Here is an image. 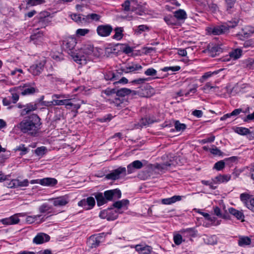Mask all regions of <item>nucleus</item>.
I'll return each mask as SVG.
<instances>
[{"mask_svg":"<svg viewBox=\"0 0 254 254\" xmlns=\"http://www.w3.org/2000/svg\"><path fill=\"white\" fill-rule=\"evenodd\" d=\"M182 199V196L174 195L171 197L162 199L161 201L164 204H171Z\"/></svg>","mask_w":254,"mask_h":254,"instance_id":"nucleus-24","label":"nucleus"},{"mask_svg":"<svg viewBox=\"0 0 254 254\" xmlns=\"http://www.w3.org/2000/svg\"><path fill=\"white\" fill-rule=\"evenodd\" d=\"M21 94L23 95H29L35 92V89L32 87L25 86L21 87Z\"/></svg>","mask_w":254,"mask_h":254,"instance_id":"nucleus-33","label":"nucleus"},{"mask_svg":"<svg viewBox=\"0 0 254 254\" xmlns=\"http://www.w3.org/2000/svg\"><path fill=\"white\" fill-rule=\"evenodd\" d=\"M175 18L178 20L185 19L187 18V14L186 12L182 9H179L176 11L174 13Z\"/></svg>","mask_w":254,"mask_h":254,"instance_id":"nucleus-30","label":"nucleus"},{"mask_svg":"<svg viewBox=\"0 0 254 254\" xmlns=\"http://www.w3.org/2000/svg\"><path fill=\"white\" fill-rule=\"evenodd\" d=\"M164 19L168 25H174L176 24V22L174 16L168 15L165 16Z\"/></svg>","mask_w":254,"mask_h":254,"instance_id":"nucleus-39","label":"nucleus"},{"mask_svg":"<svg viewBox=\"0 0 254 254\" xmlns=\"http://www.w3.org/2000/svg\"><path fill=\"white\" fill-rule=\"evenodd\" d=\"M115 34L114 35L113 37L114 39H116L118 40H120L123 37V29L122 27H117L115 29Z\"/></svg>","mask_w":254,"mask_h":254,"instance_id":"nucleus-38","label":"nucleus"},{"mask_svg":"<svg viewBox=\"0 0 254 254\" xmlns=\"http://www.w3.org/2000/svg\"><path fill=\"white\" fill-rule=\"evenodd\" d=\"M101 237L91 236L89 238L87 243L90 248H95L98 247L100 242Z\"/></svg>","mask_w":254,"mask_h":254,"instance_id":"nucleus-19","label":"nucleus"},{"mask_svg":"<svg viewBox=\"0 0 254 254\" xmlns=\"http://www.w3.org/2000/svg\"><path fill=\"white\" fill-rule=\"evenodd\" d=\"M104 196L107 201L111 200L115 196L117 198H120L121 196V192L117 189L109 190L104 192Z\"/></svg>","mask_w":254,"mask_h":254,"instance_id":"nucleus-13","label":"nucleus"},{"mask_svg":"<svg viewBox=\"0 0 254 254\" xmlns=\"http://www.w3.org/2000/svg\"><path fill=\"white\" fill-rule=\"evenodd\" d=\"M229 212L237 219L241 220L242 222L244 221V215L242 211L235 209L231 207L228 209Z\"/></svg>","mask_w":254,"mask_h":254,"instance_id":"nucleus-22","label":"nucleus"},{"mask_svg":"<svg viewBox=\"0 0 254 254\" xmlns=\"http://www.w3.org/2000/svg\"><path fill=\"white\" fill-rule=\"evenodd\" d=\"M58 183L57 180L55 178H46L40 179V184L44 186L53 187Z\"/></svg>","mask_w":254,"mask_h":254,"instance_id":"nucleus-20","label":"nucleus"},{"mask_svg":"<svg viewBox=\"0 0 254 254\" xmlns=\"http://www.w3.org/2000/svg\"><path fill=\"white\" fill-rule=\"evenodd\" d=\"M19 180L14 179L10 182L9 186L10 188H17L19 187Z\"/></svg>","mask_w":254,"mask_h":254,"instance_id":"nucleus-64","label":"nucleus"},{"mask_svg":"<svg viewBox=\"0 0 254 254\" xmlns=\"http://www.w3.org/2000/svg\"><path fill=\"white\" fill-rule=\"evenodd\" d=\"M76 43V40L72 37H68L63 42V49L67 52L74 60H78L76 59L78 58V51L74 50Z\"/></svg>","mask_w":254,"mask_h":254,"instance_id":"nucleus-3","label":"nucleus"},{"mask_svg":"<svg viewBox=\"0 0 254 254\" xmlns=\"http://www.w3.org/2000/svg\"><path fill=\"white\" fill-rule=\"evenodd\" d=\"M14 150L15 151H21V153H20L21 155H25L28 152V148L25 147L24 144H20Z\"/></svg>","mask_w":254,"mask_h":254,"instance_id":"nucleus-42","label":"nucleus"},{"mask_svg":"<svg viewBox=\"0 0 254 254\" xmlns=\"http://www.w3.org/2000/svg\"><path fill=\"white\" fill-rule=\"evenodd\" d=\"M215 86H213L211 85L210 82H207L205 84V85L202 88V90H203L205 92H208L210 89L215 88Z\"/></svg>","mask_w":254,"mask_h":254,"instance_id":"nucleus-61","label":"nucleus"},{"mask_svg":"<svg viewBox=\"0 0 254 254\" xmlns=\"http://www.w3.org/2000/svg\"><path fill=\"white\" fill-rule=\"evenodd\" d=\"M113 28L109 25H99L97 28V32L98 34L102 37H106L110 35Z\"/></svg>","mask_w":254,"mask_h":254,"instance_id":"nucleus-9","label":"nucleus"},{"mask_svg":"<svg viewBox=\"0 0 254 254\" xmlns=\"http://www.w3.org/2000/svg\"><path fill=\"white\" fill-rule=\"evenodd\" d=\"M37 108V106L36 104H27L25 106V108L22 110L21 115H24L27 114H28L29 112L31 111L36 110Z\"/></svg>","mask_w":254,"mask_h":254,"instance_id":"nucleus-25","label":"nucleus"},{"mask_svg":"<svg viewBox=\"0 0 254 254\" xmlns=\"http://www.w3.org/2000/svg\"><path fill=\"white\" fill-rule=\"evenodd\" d=\"M135 249L139 254H150L152 251V248L150 246L142 245H136Z\"/></svg>","mask_w":254,"mask_h":254,"instance_id":"nucleus-18","label":"nucleus"},{"mask_svg":"<svg viewBox=\"0 0 254 254\" xmlns=\"http://www.w3.org/2000/svg\"><path fill=\"white\" fill-rule=\"evenodd\" d=\"M50 236L45 233H40L38 234L33 239V242L36 244H41L48 242L50 240Z\"/></svg>","mask_w":254,"mask_h":254,"instance_id":"nucleus-14","label":"nucleus"},{"mask_svg":"<svg viewBox=\"0 0 254 254\" xmlns=\"http://www.w3.org/2000/svg\"><path fill=\"white\" fill-rule=\"evenodd\" d=\"M95 198L97 201V205L98 206L102 205L107 202L105 196H104L102 193H97L95 195Z\"/></svg>","mask_w":254,"mask_h":254,"instance_id":"nucleus-27","label":"nucleus"},{"mask_svg":"<svg viewBox=\"0 0 254 254\" xmlns=\"http://www.w3.org/2000/svg\"><path fill=\"white\" fill-rule=\"evenodd\" d=\"M21 90V87L19 86L15 87L9 90L11 94V99L12 100V103H16L19 99V93Z\"/></svg>","mask_w":254,"mask_h":254,"instance_id":"nucleus-21","label":"nucleus"},{"mask_svg":"<svg viewBox=\"0 0 254 254\" xmlns=\"http://www.w3.org/2000/svg\"><path fill=\"white\" fill-rule=\"evenodd\" d=\"M242 50L240 49H236L229 53L230 57L234 60H236L240 58L242 55Z\"/></svg>","mask_w":254,"mask_h":254,"instance_id":"nucleus-32","label":"nucleus"},{"mask_svg":"<svg viewBox=\"0 0 254 254\" xmlns=\"http://www.w3.org/2000/svg\"><path fill=\"white\" fill-rule=\"evenodd\" d=\"M174 241L176 245H179L182 242V237L180 234L176 235L174 236Z\"/></svg>","mask_w":254,"mask_h":254,"instance_id":"nucleus-57","label":"nucleus"},{"mask_svg":"<svg viewBox=\"0 0 254 254\" xmlns=\"http://www.w3.org/2000/svg\"><path fill=\"white\" fill-rule=\"evenodd\" d=\"M142 67L141 65L137 64L132 63L131 65L122 67L121 70L123 72L127 73L140 70L142 69Z\"/></svg>","mask_w":254,"mask_h":254,"instance_id":"nucleus-17","label":"nucleus"},{"mask_svg":"<svg viewBox=\"0 0 254 254\" xmlns=\"http://www.w3.org/2000/svg\"><path fill=\"white\" fill-rule=\"evenodd\" d=\"M209 151L212 154L214 155L220 156L222 154V153L220 151V150L218 149L216 147H215L214 148H210Z\"/></svg>","mask_w":254,"mask_h":254,"instance_id":"nucleus-62","label":"nucleus"},{"mask_svg":"<svg viewBox=\"0 0 254 254\" xmlns=\"http://www.w3.org/2000/svg\"><path fill=\"white\" fill-rule=\"evenodd\" d=\"M174 165L173 163L170 161L166 163H163L161 164H157L156 168L161 171H164L169 169V168L171 166Z\"/></svg>","mask_w":254,"mask_h":254,"instance_id":"nucleus-34","label":"nucleus"},{"mask_svg":"<svg viewBox=\"0 0 254 254\" xmlns=\"http://www.w3.org/2000/svg\"><path fill=\"white\" fill-rule=\"evenodd\" d=\"M143 167L142 162L139 160H136L129 164L127 166L128 174H131L134 172L135 169H141Z\"/></svg>","mask_w":254,"mask_h":254,"instance_id":"nucleus-16","label":"nucleus"},{"mask_svg":"<svg viewBox=\"0 0 254 254\" xmlns=\"http://www.w3.org/2000/svg\"><path fill=\"white\" fill-rule=\"evenodd\" d=\"M236 131L241 135H246L250 132V131L248 128L242 127H237Z\"/></svg>","mask_w":254,"mask_h":254,"instance_id":"nucleus-45","label":"nucleus"},{"mask_svg":"<svg viewBox=\"0 0 254 254\" xmlns=\"http://www.w3.org/2000/svg\"><path fill=\"white\" fill-rule=\"evenodd\" d=\"M95 204V201L93 197H88L86 199H83L78 202V205L82 207L85 210H89L93 207Z\"/></svg>","mask_w":254,"mask_h":254,"instance_id":"nucleus-8","label":"nucleus"},{"mask_svg":"<svg viewBox=\"0 0 254 254\" xmlns=\"http://www.w3.org/2000/svg\"><path fill=\"white\" fill-rule=\"evenodd\" d=\"M254 64V59H250L246 61V67L251 69Z\"/></svg>","mask_w":254,"mask_h":254,"instance_id":"nucleus-63","label":"nucleus"},{"mask_svg":"<svg viewBox=\"0 0 254 254\" xmlns=\"http://www.w3.org/2000/svg\"><path fill=\"white\" fill-rule=\"evenodd\" d=\"M180 67L179 66H170V67H165L162 69V70L164 71H168L169 70H171L172 71H176L180 70Z\"/></svg>","mask_w":254,"mask_h":254,"instance_id":"nucleus-59","label":"nucleus"},{"mask_svg":"<svg viewBox=\"0 0 254 254\" xmlns=\"http://www.w3.org/2000/svg\"><path fill=\"white\" fill-rule=\"evenodd\" d=\"M153 123V121L149 118H142L139 123L140 126L143 127Z\"/></svg>","mask_w":254,"mask_h":254,"instance_id":"nucleus-48","label":"nucleus"},{"mask_svg":"<svg viewBox=\"0 0 254 254\" xmlns=\"http://www.w3.org/2000/svg\"><path fill=\"white\" fill-rule=\"evenodd\" d=\"M46 150L45 147L42 146L40 147L37 148L35 150V153L38 156H42L45 153V151Z\"/></svg>","mask_w":254,"mask_h":254,"instance_id":"nucleus-60","label":"nucleus"},{"mask_svg":"<svg viewBox=\"0 0 254 254\" xmlns=\"http://www.w3.org/2000/svg\"><path fill=\"white\" fill-rule=\"evenodd\" d=\"M181 232L182 234H187L191 237H194L195 236V232L193 228H188L185 230H183Z\"/></svg>","mask_w":254,"mask_h":254,"instance_id":"nucleus-50","label":"nucleus"},{"mask_svg":"<svg viewBox=\"0 0 254 254\" xmlns=\"http://www.w3.org/2000/svg\"><path fill=\"white\" fill-rule=\"evenodd\" d=\"M25 214L24 213H17L15 214L13 216L9 217L11 224H17L19 222V219L18 216H24Z\"/></svg>","mask_w":254,"mask_h":254,"instance_id":"nucleus-37","label":"nucleus"},{"mask_svg":"<svg viewBox=\"0 0 254 254\" xmlns=\"http://www.w3.org/2000/svg\"><path fill=\"white\" fill-rule=\"evenodd\" d=\"M214 213L220 218H222L225 219H229V215L228 214H222L220 209L217 206L214 207Z\"/></svg>","mask_w":254,"mask_h":254,"instance_id":"nucleus-36","label":"nucleus"},{"mask_svg":"<svg viewBox=\"0 0 254 254\" xmlns=\"http://www.w3.org/2000/svg\"><path fill=\"white\" fill-rule=\"evenodd\" d=\"M53 201L55 206H62L65 205L68 202L67 197L65 196H62L56 198H52L48 199Z\"/></svg>","mask_w":254,"mask_h":254,"instance_id":"nucleus-12","label":"nucleus"},{"mask_svg":"<svg viewBox=\"0 0 254 254\" xmlns=\"http://www.w3.org/2000/svg\"><path fill=\"white\" fill-rule=\"evenodd\" d=\"M85 18H87V20L86 19V22L90 23L93 20L96 21H99L100 18V16L96 13H92L85 15Z\"/></svg>","mask_w":254,"mask_h":254,"instance_id":"nucleus-35","label":"nucleus"},{"mask_svg":"<svg viewBox=\"0 0 254 254\" xmlns=\"http://www.w3.org/2000/svg\"><path fill=\"white\" fill-rule=\"evenodd\" d=\"M40 119L36 114L25 117L18 125L17 127L23 133L36 134L41 125Z\"/></svg>","mask_w":254,"mask_h":254,"instance_id":"nucleus-1","label":"nucleus"},{"mask_svg":"<svg viewBox=\"0 0 254 254\" xmlns=\"http://www.w3.org/2000/svg\"><path fill=\"white\" fill-rule=\"evenodd\" d=\"M63 100H53L50 102H48L47 104H45V105L48 106L50 105H54V106H60L63 105Z\"/></svg>","mask_w":254,"mask_h":254,"instance_id":"nucleus-53","label":"nucleus"},{"mask_svg":"<svg viewBox=\"0 0 254 254\" xmlns=\"http://www.w3.org/2000/svg\"><path fill=\"white\" fill-rule=\"evenodd\" d=\"M105 78L107 80H116L117 78L115 74L112 71H109L104 75Z\"/></svg>","mask_w":254,"mask_h":254,"instance_id":"nucleus-47","label":"nucleus"},{"mask_svg":"<svg viewBox=\"0 0 254 254\" xmlns=\"http://www.w3.org/2000/svg\"><path fill=\"white\" fill-rule=\"evenodd\" d=\"M251 195L247 193H243L240 195V199L245 204V201H249Z\"/></svg>","mask_w":254,"mask_h":254,"instance_id":"nucleus-56","label":"nucleus"},{"mask_svg":"<svg viewBox=\"0 0 254 254\" xmlns=\"http://www.w3.org/2000/svg\"><path fill=\"white\" fill-rule=\"evenodd\" d=\"M130 94V89L127 88H123L119 90H117V96L122 98Z\"/></svg>","mask_w":254,"mask_h":254,"instance_id":"nucleus-29","label":"nucleus"},{"mask_svg":"<svg viewBox=\"0 0 254 254\" xmlns=\"http://www.w3.org/2000/svg\"><path fill=\"white\" fill-rule=\"evenodd\" d=\"M89 32L88 29H78L76 31V34L78 36H84Z\"/></svg>","mask_w":254,"mask_h":254,"instance_id":"nucleus-52","label":"nucleus"},{"mask_svg":"<svg viewBox=\"0 0 254 254\" xmlns=\"http://www.w3.org/2000/svg\"><path fill=\"white\" fill-rule=\"evenodd\" d=\"M231 179L229 175H220L215 178V180L218 183H223L228 182Z\"/></svg>","mask_w":254,"mask_h":254,"instance_id":"nucleus-28","label":"nucleus"},{"mask_svg":"<svg viewBox=\"0 0 254 254\" xmlns=\"http://www.w3.org/2000/svg\"><path fill=\"white\" fill-rule=\"evenodd\" d=\"M225 167V162L223 160L216 162L214 166V168L218 171L221 170Z\"/></svg>","mask_w":254,"mask_h":254,"instance_id":"nucleus-51","label":"nucleus"},{"mask_svg":"<svg viewBox=\"0 0 254 254\" xmlns=\"http://www.w3.org/2000/svg\"><path fill=\"white\" fill-rule=\"evenodd\" d=\"M208 10L213 13H216L219 11L217 5L212 2L208 3Z\"/></svg>","mask_w":254,"mask_h":254,"instance_id":"nucleus-40","label":"nucleus"},{"mask_svg":"<svg viewBox=\"0 0 254 254\" xmlns=\"http://www.w3.org/2000/svg\"><path fill=\"white\" fill-rule=\"evenodd\" d=\"M41 215H37L34 216H28L26 217V221L31 224L34 223L37 219L38 217H40Z\"/></svg>","mask_w":254,"mask_h":254,"instance_id":"nucleus-55","label":"nucleus"},{"mask_svg":"<svg viewBox=\"0 0 254 254\" xmlns=\"http://www.w3.org/2000/svg\"><path fill=\"white\" fill-rule=\"evenodd\" d=\"M251 243V239L248 237H241L238 240V245L241 247L249 245Z\"/></svg>","mask_w":254,"mask_h":254,"instance_id":"nucleus-26","label":"nucleus"},{"mask_svg":"<svg viewBox=\"0 0 254 254\" xmlns=\"http://www.w3.org/2000/svg\"><path fill=\"white\" fill-rule=\"evenodd\" d=\"M245 205L249 209L254 211V196H251L249 201H245Z\"/></svg>","mask_w":254,"mask_h":254,"instance_id":"nucleus-43","label":"nucleus"},{"mask_svg":"<svg viewBox=\"0 0 254 254\" xmlns=\"http://www.w3.org/2000/svg\"><path fill=\"white\" fill-rule=\"evenodd\" d=\"M110 104L113 106L117 107L118 109H122L126 106L127 104V101L122 98H116L114 100H109Z\"/></svg>","mask_w":254,"mask_h":254,"instance_id":"nucleus-11","label":"nucleus"},{"mask_svg":"<svg viewBox=\"0 0 254 254\" xmlns=\"http://www.w3.org/2000/svg\"><path fill=\"white\" fill-rule=\"evenodd\" d=\"M243 30L244 34L247 36L254 33V28L250 26L246 27Z\"/></svg>","mask_w":254,"mask_h":254,"instance_id":"nucleus-54","label":"nucleus"},{"mask_svg":"<svg viewBox=\"0 0 254 254\" xmlns=\"http://www.w3.org/2000/svg\"><path fill=\"white\" fill-rule=\"evenodd\" d=\"M45 2V0H27V4L30 6H34L43 3Z\"/></svg>","mask_w":254,"mask_h":254,"instance_id":"nucleus-46","label":"nucleus"},{"mask_svg":"<svg viewBox=\"0 0 254 254\" xmlns=\"http://www.w3.org/2000/svg\"><path fill=\"white\" fill-rule=\"evenodd\" d=\"M238 23V20L234 21V22L229 21L226 24L214 27L212 33L214 35H220L224 33L230 28L235 27L237 25Z\"/></svg>","mask_w":254,"mask_h":254,"instance_id":"nucleus-4","label":"nucleus"},{"mask_svg":"<svg viewBox=\"0 0 254 254\" xmlns=\"http://www.w3.org/2000/svg\"><path fill=\"white\" fill-rule=\"evenodd\" d=\"M45 64V62L44 61L37 62L31 65L28 70L33 75H38L43 71Z\"/></svg>","mask_w":254,"mask_h":254,"instance_id":"nucleus-7","label":"nucleus"},{"mask_svg":"<svg viewBox=\"0 0 254 254\" xmlns=\"http://www.w3.org/2000/svg\"><path fill=\"white\" fill-rule=\"evenodd\" d=\"M175 127L177 131L183 130L186 128V125L184 124H181L179 121H177L175 123Z\"/></svg>","mask_w":254,"mask_h":254,"instance_id":"nucleus-49","label":"nucleus"},{"mask_svg":"<svg viewBox=\"0 0 254 254\" xmlns=\"http://www.w3.org/2000/svg\"><path fill=\"white\" fill-rule=\"evenodd\" d=\"M121 213L119 210H114L113 208L101 211L99 217L102 219H106L108 221H112L116 219L118 217V213Z\"/></svg>","mask_w":254,"mask_h":254,"instance_id":"nucleus-5","label":"nucleus"},{"mask_svg":"<svg viewBox=\"0 0 254 254\" xmlns=\"http://www.w3.org/2000/svg\"><path fill=\"white\" fill-rule=\"evenodd\" d=\"M52 208V207L47 203H44L39 208V211L41 213H45Z\"/></svg>","mask_w":254,"mask_h":254,"instance_id":"nucleus-44","label":"nucleus"},{"mask_svg":"<svg viewBox=\"0 0 254 254\" xmlns=\"http://www.w3.org/2000/svg\"><path fill=\"white\" fill-rule=\"evenodd\" d=\"M210 55L213 57L222 52V48L215 43H210L207 45V49Z\"/></svg>","mask_w":254,"mask_h":254,"instance_id":"nucleus-10","label":"nucleus"},{"mask_svg":"<svg viewBox=\"0 0 254 254\" xmlns=\"http://www.w3.org/2000/svg\"><path fill=\"white\" fill-rule=\"evenodd\" d=\"M126 168L125 167H119L107 174L105 178L108 180H116L120 178L121 175L123 174L124 176L126 175Z\"/></svg>","mask_w":254,"mask_h":254,"instance_id":"nucleus-6","label":"nucleus"},{"mask_svg":"<svg viewBox=\"0 0 254 254\" xmlns=\"http://www.w3.org/2000/svg\"><path fill=\"white\" fill-rule=\"evenodd\" d=\"M157 71L153 68H148L144 72L147 76H154L156 74Z\"/></svg>","mask_w":254,"mask_h":254,"instance_id":"nucleus-58","label":"nucleus"},{"mask_svg":"<svg viewBox=\"0 0 254 254\" xmlns=\"http://www.w3.org/2000/svg\"><path fill=\"white\" fill-rule=\"evenodd\" d=\"M131 2L136 3V0H127L122 4L125 11H128L130 10V4Z\"/></svg>","mask_w":254,"mask_h":254,"instance_id":"nucleus-41","label":"nucleus"},{"mask_svg":"<svg viewBox=\"0 0 254 254\" xmlns=\"http://www.w3.org/2000/svg\"><path fill=\"white\" fill-rule=\"evenodd\" d=\"M138 95L141 97L149 98L155 94L154 89L149 85H146L140 91Z\"/></svg>","mask_w":254,"mask_h":254,"instance_id":"nucleus-15","label":"nucleus"},{"mask_svg":"<svg viewBox=\"0 0 254 254\" xmlns=\"http://www.w3.org/2000/svg\"><path fill=\"white\" fill-rule=\"evenodd\" d=\"M99 49L90 45H84L79 49L77 52V58L78 60H74L80 64H85L87 61L91 59L90 56L99 57L100 56Z\"/></svg>","mask_w":254,"mask_h":254,"instance_id":"nucleus-2","label":"nucleus"},{"mask_svg":"<svg viewBox=\"0 0 254 254\" xmlns=\"http://www.w3.org/2000/svg\"><path fill=\"white\" fill-rule=\"evenodd\" d=\"M129 203V201L127 199H123L120 201H118L113 203V206L119 209L121 208L127 206Z\"/></svg>","mask_w":254,"mask_h":254,"instance_id":"nucleus-31","label":"nucleus"},{"mask_svg":"<svg viewBox=\"0 0 254 254\" xmlns=\"http://www.w3.org/2000/svg\"><path fill=\"white\" fill-rule=\"evenodd\" d=\"M71 18L78 24H83L86 23L85 15L77 14H71L70 15Z\"/></svg>","mask_w":254,"mask_h":254,"instance_id":"nucleus-23","label":"nucleus"}]
</instances>
